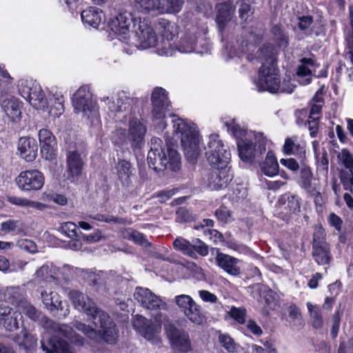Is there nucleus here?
I'll return each instance as SVG.
<instances>
[{
  "label": "nucleus",
  "instance_id": "obj_1",
  "mask_svg": "<svg viewBox=\"0 0 353 353\" xmlns=\"http://www.w3.org/2000/svg\"><path fill=\"white\" fill-rule=\"evenodd\" d=\"M69 297L75 307L89 316L94 326L100 329L97 330L90 325L77 321L73 323L72 327L57 323L54 325V332L68 339L71 343L78 346H83L85 339L77 334L73 327L94 341H103L108 344L117 343L119 330L116 323L106 312L99 308L88 296L79 291H70Z\"/></svg>",
  "mask_w": 353,
  "mask_h": 353
},
{
  "label": "nucleus",
  "instance_id": "obj_2",
  "mask_svg": "<svg viewBox=\"0 0 353 353\" xmlns=\"http://www.w3.org/2000/svg\"><path fill=\"white\" fill-rule=\"evenodd\" d=\"M148 163L156 172H176L181 168V157L174 144L167 142L163 145L161 139L153 137L148 154Z\"/></svg>",
  "mask_w": 353,
  "mask_h": 353
},
{
  "label": "nucleus",
  "instance_id": "obj_3",
  "mask_svg": "<svg viewBox=\"0 0 353 353\" xmlns=\"http://www.w3.org/2000/svg\"><path fill=\"white\" fill-rule=\"evenodd\" d=\"M173 128L176 133L181 134V142L185 157L190 162L194 163L199 154L198 132L188 126L182 119L175 121Z\"/></svg>",
  "mask_w": 353,
  "mask_h": 353
},
{
  "label": "nucleus",
  "instance_id": "obj_4",
  "mask_svg": "<svg viewBox=\"0 0 353 353\" xmlns=\"http://www.w3.org/2000/svg\"><path fill=\"white\" fill-rule=\"evenodd\" d=\"M73 105L76 113H82V116L91 125L99 123V114L88 87L81 86L76 92L73 96Z\"/></svg>",
  "mask_w": 353,
  "mask_h": 353
},
{
  "label": "nucleus",
  "instance_id": "obj_5",
  "mask_svg": "<svg viewBox=\"0 0 353 353\" xmlns=\"http://www.w3.org/2000/svg\"><path fill=\"white\" fill-rule=\"evenodd\" d=\"M204 150L208 161L214 168L227 167L230 160V153L219 139V135H210Z\"/></svg>",
  "mask_w": 353,
  "mask_h": 353
},
{
  "label": "nucleus",
  "instance_id": "obj_6",
  "mask_svg": "<svg viewBox=\"0 0 353 353\" xmlns=\"http://www.w3.org/2000/svg\"><path fill=\"white\" fill-rule=\"evenodd\" d=\"M156 321L147 319L141 315H136L133 320V326L139 333L147 341L152 343L159 345L161 339L159 336L161 330V324L159 314H152Z\"/></svg>",
  "mask_w": 353,
  "mask_h": 353
},
{
  "label": "nucleus",
  "instance_id": "obj_7",
  "mask_svg": "<svg viewBox=\"0 0 353 353\" xmlns=\"http://www.w3.org/2000/svg\"><path fill=\"white\" fill-rule=\"evenodd\" d=\"M83 147L70 145L67 150L65 177L71 183H77L83 174L84 161Z\"/></svg>",
  "mask_w": 353,
  "mask_h": 353
},
{
  "label": "nucleus",
  "instance_id": "obj_8",
  "mask_svg": "<svg viewBox=\"0 0 353 353\" xmlns=\"http://www.w3.org/2000/svg\"><path fill=\"white\" fill-rule=\"evenodd\" d=\"M256 145H253L252 141L247 139H241L238 141L237 146L239 157L242 161L246 162H252L254 159L260 157L265 150V139L261 134L255 135Z\"/></svg>",
  "mask_w": 353,
  "mask_h": 353
},
{
  "label": "nucleus",
  "instance_id": "obj_9",
  "mask_svg": "<svg viewBox=\"0 0 353 353\" xmlns=\"http://www.w3.org/2000/svg\"><path fill=\"white\" fill-rule=\"evenodd\" d=\"M163 325L167 337L175 349L183 352L192 350L190 336L185 331L178 328L176 324L168 319L164 320Z\"/></svg>",
  "mask_w": 353,
  "mask_h": 353
},
{
  "label": "nucleus",
  "instance_id": "obj_10",
  "mask_svg": "<svg viewBox=\"0 0 353 353\" xmlns=\"http://www.w3.org/2000/svg\"><path fill=\"white\" fill-rule=\"evenodd\" d=\"M134 28L136 37L135 46L140 49H146L156 46L157 35L151 26L144 19L134 21Z\"/></svg>",
  "mask_w": 353,
  "mask_h": 353
},
{
  "label": "nucleus",
  "instance_id": "obj_11",
  "mask_svg": "<svg viewBox=\"0 0 353 353\" xmlns=\"http://www.w3.org/2000/svg\"><path fill=\"white\" fill-rule=\"evenodd\" d=\"M101 101L107 108L109 116L114 117L117 113L130 110L137 99L130 97L126 92L122 91L117 94L115 99L112 100L109 97H104L101 98Z\"/></svg>",
  "mask_w": 353,
  "mask_h": 353
},
{
  "label": "nucleus",
  "instance_id": "obj_12",
  "mask_svg": "<svg viewBox=\"0 0 353 353\" xmlns=\"http://www.w3.org/2000/svg\"><path fill=\"white\" fill-rule=\"evenodd\" d=\"M263 40V31L253 26L243 27L241 34L236 42L243 52H254L257 45Z\"/></svg>",
  "mask_w": 353,
  "mask_h": 353
},
{
  "label": "nucleus",
  "instance_id": "obj_13",
  "mask_svg": "<svg viewBox=\"0 0 353 353\" xmlns=\"http://www.w3.org/2000/svg\"><path fill=\"white\" fill-rule=\"evenodd\" d=\"M134 297L143 307L150 310L151 314H159V310L165 308L166 305L159 296L148 288H137Z\"/></svg>",
  "mask_w": 353,
  "mask_h": 353
},
{
  "label": "nucleus",
  "instance_id": "obj_14",
  "mask_svg": "<svg viewBox=\"0 0 353 353\" xmlns=\"http://www.w3.org/2000/svg\"><path fill=\"white\" fill-rule=\"evenodd\" d=\"M19 188L25 192L37 191L44 184V176L37 170L21 172L15 179Z\"/></svg>",
  "mask_w": 353,
  "mask_h": 353
},
{
  "label": "nucleus",
  "instance_id": "obj_15",
  "mask_svg": "<svg viewBox=\"0 0 353 353\" xmlns=\"http://www.w3.org/2000/svg\"><path fill=\"white\" fill-rule=\"evenodd\" d=\"M275 68L268 67L267 69H259L257 87L259 91H268L272 93L278 92L281 80L275 73Z\"/></svg>",
  "mask_w": 353,
  "mask_h": 353
},
{
  "label": "nucleus",
  "instance_id": "obj_16",
  "mask_svg": "<svg viewBox=\"0 0 353 353\" xmlns=\"http://www.w3.org/2000/svg\"><path fill=\"white\" fill-rule=\"evenodd\" d=\"M151 100L153 117L156 119L163 118L170 105V101L168 99L165 90L162 88H155L152 93Z\"/></svg>",
  "mask_w": 353,
  "mask_h": 353
},
{
  "label": "nucleus",
  "instance_id": "obj_17",
  "mask_svg": "<svg viewBox=\"0 0 353 353\" xmlns=\"http://www.w3.org/2000/svg\"><path fill=\"white\" fill-rule=\"evenodd\" d=\"M19 91L21 97L37 109L44 108L47 104L45 94L40 86L30 87L27 83L24 84L22 82Z\"/></svg>",
  "mask_w": 353,
  "mask_h": 353
},
{
  "label": "nucleus",
  "instance_id": "obj_18",
  "mask_svg": "<svg viewBox=\"0 0 353 353\" xmlns=\"http://www.w3.org/2000/svg\"><path fill=\"white\" fill-rule=\"evenodd\" d=\"M247 59L250 61L256 60L261 63L262 65L259 69H267L268 67L274 68L276 61L274 47L270 43H264L262 48L256 50V53L249 52L247 54Z\"/></svg>",
  "mask_w": 353,
  "mask_h": 353
},
{
  "label": "nucleus",
  "instance_id": "obj_19",
  "mask_svg": "<svg viewBox=\"0 0 353 353\" xmlns=\"http://www.w3.org/2000/svg\"><path fill=\"white\" fill-rule=\"evenodd\" d=\"M146 127L137 118H132L129 122L128 139L134 149H139L144 144Z\"/></svg>",
  "mask_w": 353,
  "mask_h": 353
},
{
  "label": "nucleus",
  "instance_id": "obj_20",
  "mask_svg": "<svg viewBox=\"0 0 353 353\" xmlns=\"http://www.w3.org/2000/svg\"><path fill=\"white\" fill-rule=\"evenodd\" d=\"M130 12L124 11L119 13L108 23L109 28L116 34L123 35L124 39H127L126 35L130 31V26L132 22H134Z\"/></svg>",
  "mask_w": 353,
  "mask_h": 353
},
{
  "label": "nucleus",
  "instance_id": "obj_21",
  "mask_svg": "<svg viewBox=\"0 0 353 353\" xmlns=\"http://www.w3.org/2000/svg\"><path fill=\"white\" fill-rule=\"evenodd\" d=\"M39 138L41 144V154L47 161L56 159L57 154L54 150L55 137L47 129H41L39 132Z\"/></svg>",
  "mask_w": 353,
  "mask_h": 353
},
{
  "label": "nucleus",
  "instance_id": "obj_22",
  "mask_svg": "<svg viewBox=\"0 0 353 353\" xmlns=\"http://www.w3.org/2000/svg\"><path fill=\"white\" fill-rule=\"evenodd\" d=\"M12 341L18 345L19 350L26 353H33L37 350V337L25 327H22L19 334L13 336Z\"/></svg>",
  "mask_w": 353,
  "mask_h": 353
},
{
  "label": "nucleus",
  "instance_id": "obj_23",
  "mask_svg": "<svg viewBox=\"0 0 353 353\" xmlns=\"http://www.w3.org/2000/svg\"><path fill=\"white\" fill-rule=\"evenodd\" d=\"M40 343L46 353H75L67 341L57 336H52L47 341L43 339Z\"/></svg>",
  "mask_w": 353,
  "mask_h": 353
},
{
  "label": "nucleus",
  "instance_id": "obj_24",
  "mask_svg": "<svg viewBox=\"0 0 353 353\" xmlns=\"http://www.w3.org/2000/svg\"><path fill=\"white\" fill-rule=\"evenodd\" d=\"M228 166L225 168H214L208 177V185L212 190H219L228 186L232 180Z\"/></svg>",
  "mask_w": 353,
  "mask_h": 353
},
{
  "label": "nucleus",
  "instance_id": "obj_25",
  "mask_svg": "<svg viewBox=\"0 0 353 353\" xmlns=\"http://www.w3.org/2000/svg\"><path fill=\"white\" fill-rule=\"evenodd\" d=\"M18 150L26 161H33L37 155L38 145L37 141L29 137H21L18 141Z\"/></svg>",
  "mask_w": 353,
  "mask_h": 353
},
{
  "label": "nucleus",
  "instance_id": "obj_26",
  "mask_svg": "<svg viewBox=\"0 0 353 353\" xmlns=\"http://www.w3.org/2000/svg\"><path fill=\"white\" fill-rule=\"evenodd\" d=\"M22 312L32 321L39 323L42 327L53 331L54 325L57 323L49 319L42 312L37 310L33 305L25 303L22 306Z\"/></svg>",
  "mask_w": 353,
  "mask_h": 353
},
{
  "label": "nucleus",
  "instance_id": "obj_27",
  "mask_svg": "<svg viewBox=\"0 0 353 353\" xmlns=\"http://www.w3.org/2000/svg\"><path fill=\"white\" fill-rule=\"evenodd\" d=\"M216 11V21L221 30L225 24L229 22L233 16L234 6L231 1L217 3L215 7Z\"/></svg>",
  "mask_w": 353,
  "mask_h": 353
},
{
  "label": "nucleus",
  "instance_id": "obj_28",
  "mask_svg": "<svg viewBox=\"0 0 353 353\" xmlns=\"http://www.w3.org/2000/svg\"><path fill=\"white\" fill-rule=\"evenodd\" d=\"M41 298L46 308L52 314L57 315L59 311L63 310L62 301L56 292L42 291Z\"/></svg>",
  "mask_w": 353,
  "mask_h": 353
},
{
  "label": "nucleus",
  "instance_id": "obj_29",
  "mask_svg": "<svg viewBox=\"0 0 353 353\" xmlns=\"http://www.w3.org/2000/svg\"><path fill=\"white\" fill-rule=\"evenodd\" d=\"M116 168L118 179L122 185L126 188L131 187L132 185V177L134 175L132 164L129 161L122 159L118 161Z\"/></svg>",
  "mask_w": 353,
  "mask_h": 353
},
{
  "label": "nucleus",
  "instance_id": "obj_30",
  "mask_svg": "<svg viewBox=\"0 0 353 353\" xmlns=\"http://www.w3.org/2000/svg\"><path fill=\"white\" fill-rule=\"evenodd\" d=\"M216 261L218 265L228 274L233 276L240 274V268L237 266L239 261L237 259L225 254L218 253L216 256Z\"/></svg>",
  "mask_w": 353,
  "mask_h": 353
},
{
  "label": "nucleus",
  "instance_id": "obj_31",
  "mask_svg": "<svg viewBox=\"0 0 353 353\" xmlns=\"http://www.w3.org/2000/svg\"><path fill=\"white\" fill-rule=\"evenodd\" d=\"M1 107L10 121L17 123L21 119V111L19 101L14 98L6 99L1 102Z\"/></svg>",
  "mask_w": 353,
  "mask_h": 353
},
{
  "label": "nucleus",
  "instance_id": "obj_32",
  "mask_svg": "<svg viewBox=\"0 0 353 353\" xmlns=\"http://www.w3.org/2000/svg\"><path fill=\"white\" fill-rule=\"evenodd\" d=\"M312 254L313 259L319 265H329L332 260L330 248L328 243H323L322 245L312 246Z\"/></svg>",
  "mask_w": 353,
  "mask_h": 353
},
{
  "label": "nucleus",
  "instance_id": "obj_33",
  "mask_svg": "<svg viewBox=\"0 0 353 353\" xmlns=\"http://www.w3.org/2000/svg\"><path fill=\"white\" fill-rule=\"evenodd\" d=\"M81 15L83 22L94 28H97L102 21V12L96 8L84 10Z\"/></svg>",
  "mask_w": 353,
  "mask_h": 353
},
{
  "label": "nucleus",
  "instance_id": "obj_34",
  "mask_svg": "<svg viewBox=\"0 0 353 353\" xmlns=\"http://www.w3.org/2000/svg\"><path fill=\"white\" fill-rule=\"evenodd\" d=\"M11 309L8 307L6 314L3 316L1 325L8 332H14L19 328V321L22 319L21 313L12 312Z\"/></svg>",
  "mask_w": 353,
  "mask_h": 353
},
{
  "label": "nucleus",
  "instance_id": "obj_35",
  "mask_svg": "<svg viewBox=\"0 0 353 353\" xmlns=\"http://www.w3.org/2000/svg\"><path fill=\"white\" fill-rule=\"evenodd\" d=\"M262 172L268 176L276 175L279 172V164L272 151H268L264 162L261 164Z\"/></svg>",
  "mask_w": 353,
  "mask_h": 353
},
{
  "label": "nucleus",
  "instance_id": "obj_36",
  "mask_svg": "<svg viewBox=\"0 0 353 353\" xmlns=\"http://www.w3.org/2000/svg\"><path fill=\"white\" fill-rule=\"evenodd\" d=\"M184 315L192 323L196 325H201L205 321V316L201 310V307L196 303L192 304L183 312Z\"/></svg>",
  "mask_w": 353,
  "mask_h": 353
},
{
  "label": "nucleus",
  "instance_id": "obj_37",
  "mask_svg": "<svg viewBox=\"0 0 353 353\" xmlns=\"http://www.w3.org/2000/svg\"><path fill=\"white\" fill-rule=\"evenodd\" d=\"M136 2L144 12H164L163 0H136Z\"/></svg>",
  "mask_w": 353,
  "mask_h": 353
},
{
  "label": "nucleus",
  "instance_id": "obj_38",
  "mask_svg": "<svg viewBox=\"0 0 353 353\" xmlns=\"http://www.w3.org/2000/svg\"><path fill=\"white\" fill-rule=\"evenodd\" d=\"M63 97L60 94L56 93L49 100V113L53 117H59L64 112Z\"/></svg>",
  "mask_w": 353,
  "mask_h": 353
},
{
  "label": "nucleus",
  "instance_id": "obj_39",
  "mask_svg": "<svg viewBox=\"0 0 353 353\" xmlns=\"http://www.w3.org/2000/svg\"><path fill=\"white\" fill-rule=\"evenodd\" d=\"M278 203L279 205H287L290 212H296L299 211L300 205L298 196L291 194L290 193H285L283 194L279 199Z\"/></svg>",
  "mask_w": 353,
  "mask_h": 353
},
{
  "label": "nucleus",
  "instance_id": "obj_40",
  "mask_svg": "<svg viewBox=\"0 0 353 353\" xmlns=\"http://www.w3.org/2000/svg\"><path fill=\"white\" fill-rule=\"evenodd\" d=\"M8 201L13 205L19 206H27L29 208H32L40 210H42L46 207V205L41 203L32 201L27 199H23L15 196H8Z\"/></svg>",
  "mask_w": 353,
  "mask_h": 353
},
{
  "label": "nucleus",
  "instance_id": "obj_41",
  "mask_svg": "<svg viewBox=\"0 0 353 353\" xmlns=\"http://www.w3.org/2000/svg\"><path fill=\"white\" fill-rule=\"evenodd\" d=\"M57 269L55 268H50L48 265H42L35 273L37 278L47 282H51L56 278Z\"/></svg>",
  "mask_w": 353,
  "mask_h": 353
},
{
  "label": "nucleus",
  "instance_id": "obj_42",
  "mask_svg": "<svg viewBox=\"0 0 353 353\" xmlns=\"http://www.w3.org/2000/svg\"><path fill=\"white\" fill-rule=\"evenodd\" d=\"M307 306L310 312L313 327L315 329L321 328L323 321L321 313L319 307L316 305H313L310 303H307Z\"/></svg>",
  "mask_w": 353,
  "mask_h": 353
},
{
  "label": "nucleus",
  "instance_id": "obj_43",
  "mask_svg": "<svg viewBox=\"0 0 353 353\" xmlns=\"http://www.w3.org/2000/svg\"><path fill=\"white\" fill-rule=\"evenodd\" d=\"M313 174L310 168L307 165H303L301 168L300 178L301 186L307 192L312 190V179Z\"/></svg>",
  "mask_w": 353,
  "mask_h": 353
},
{
  "label": "nucleus",
  "instance_id": "obj_44",
  "mask_svg": "<svg viewBox=\"0 0 353 353\" xmlns=\"http://www.w3.org/2000/svg\"><path fill=\"white\" fill-rule=\"evenodd\" d=\"M339 177L343 188L345 190L352 192L353 188V171H347L341 170L339 173Z\"/></svg>",
  "mask_w": 353,
  "mask_h": 353
},
{
  "label": "nucleus",
  "instance_id": "obj_45",
  "mask_svg": "<svg viewBox=\"0 0 353 353\" xmlns=\"http://www.w3.org/2000/svg\"><path fill=\"white\" fill-rule=\"evenodd\" d=\"M126 238L132 240L136 243L143 246V247H148L150 245V243L145 238L144 235L142 233H140L136 230H128L125 232Z\"/></svg>",
  "mask_w": 353,
  "mask_h": 353
},
{
  "label": "nucleus",
  "instance_id": "obj_46",
  "mask_svg": "<svg viewBox=\"0 0 353 353\" xmlns=\"http://www.w3.org/2000/svg\"><path fill=\"white\" fill-rule=\"evenodd\" d=\"M173 245L176 249L181 250L187 255L190 256L194 255V252L192 249V242H189L183 239H176L173 242Z\"/></svg>",
  "mask_w": 353,
  "mask_h": 353
},
{
  "label": "nucleus",
  "instance_id": "obj_47",
  "mask_svg": "<svg viewBox=\"0 0 353 353\" xmlns=\"http://www.w3.org/2000/svg\"><path fill=\"white\" fill-rule=\"evenodd\" d=\"M175 303L183 313L188 310L192 304L196 303L191 296L186 294L176 296L175 297Z\"/></svg>",
  "mask_w": 353,
  "mask_h": 353
},
{
  "label": "nucleus",
  "instance_id": "obj_48",
  "mask_svg": "<svg viewBox=\"0 0 353 353\" xmlns=\"http://www.w3.org/2000/svg\"><path fill=\"white\" fill-rule=\"evenodd\" d=\"M254 10L252 8L248 1L242 0L239 2V14L241 20L247 21L252 15Z\"/></svg>",
  "mask_w": 353,
  "mask_h": 353
},
{
  "label": "nucleus",
  "instance_id": "obj_49",
  "mask_svg": "<svg viewBox=\"0 0 353 353\" xmlns=\"http://www.w3.org/2000/svg\"><path fill=\"white\" fill-rule=\"evenodd\" d=\"M196 41V37L194 35L185 37L181 41L179 50L185 53L194 51L195 49Z\"/></svg>",
  "mask_w": 353,
  "mask_h": 353
},
{
  "label": "nucleus",
  "instance_id": "obj_50",
  "mask_svg": "<svg viewBox=\"0 0 353 353\" xmlns=\"http://www.w3.org/2000/svg\"><path fill=\"white\" fill-rule=\"evenodd\" d=\"M77 225L74 223L68 221L63 223L61 225L60 230L67 236L72 239H74L75 238L79 237L77 232Z\"/></svg>",
  "mask_w": 353,
  "mask_h": 353
},
{
  "label": "nucleus",
  "instance_id": "obj_51",
  "mask_svg": "<svg viewBox=\"0 0 353 353\" xmlns=\"http://www.w3.org/2000/svg\"><path fill=\"white\" fill-rule=\"evenodd\" d=\"M111 140L116 145H123L128 141L125 129L118 128L112 132Z\"/></svg>",
  "mask_w": 353,
  "mask_h": 353
},
{
  "label": "nucleus",
  "instance_id": "obj_52",
  "mask_svg": "<svg viewBox=\"0 0 353 353\" xmlns=\"http://www.w3.org/2000/svg\"><path fill=\"white\" fill-rule=\"evenodd\" d=\"M338 157L348 171H353V157L347 149H343Z\"/></svg>",
  "mask_w": 353,
  "mask_h": 353
},
{
  "label": "nucleus",
  "instance_id": "obj_53",
  "mask_svg": "<svg viewBox=\"0 0 353 353\" xmlns=\"http://www.w3.org/2000/svg\"><path fill=\"white\" fill-rule=\"evenodd\" d=\"M219 342L223 347L230 352H234L237 347V345L234 343L233 339H232L228 334H220Z\"/></svg>",
  "mask_w": 353,
  "mask_h": 353
},
{
  "label": "nucleus",
  "instance_id": "obj_54",
  "mask_svg": "<svg viewBox=\"0 0 353 353\" xmlns=\"http://www.w3.org/2000/svg\"><path fill=\"white\" fill-rule=\"evenodd\" d=\"M159 26H161L163 30L161 32V37L163 39H166L168 40H174L175 35L172 33L173 26L166 20H163L159 22Z\"/></svg>",
  "mask_w": 353,
  "mask_h": 353
},
{
  "label": "nucleus",
  "instance_id": "obj_55",
  "mask_svg": "<svg viewBox=\"0 0 353 353\" xmlns=\"http://www.w3.org/2000/svg\"><path fill=\"white\" fill-rule=\"evenodd\" d=\"M194 219L189 210L183 207L179 208L176 212V221L179 223L190 222Z\"/></svg>",
  "mask_w": 353,
  "mask_h": 353
},
{
  "label": "nucleus",
  "instance_id": "obj_56",
  "mask_svg": "<svg viewBox=\"0 0 353 353\" xmlns=\"http://www.w3.org/2000/svg\"><path fill=\"white\" fill-rule=\"evenodd\" d=\"M346 40V52L345 58L346 60H349L351 64L353 65V28L350 34H347L345 37Z\"/></svg>",
  "mask_w": 353,
  "mask_h": 353
},
{
  "label": "nucleus",
  "instance_id": "obj_57",
  "mask_svg": "<svg viewBox=\"0 0 353 353\" xmlns=\"http://www.w3.org/2000/svg\"><path fill=\"white\" fill-rule=\"evenodd\" d=\"M192 249L201 256H206L208 254V246L199 239H193L192 241Z\"/></svg>",
  "mask_w": 353,
  "mask_h": 353
},
{
  "label": "nucleus",
  "instance_id": "obj_58",
  "mask_svg": "<svg viewBox=\"0 0 353 353\" xmlns=\"http://www.w3.org/2000/svg\"><path fill=\"white\" fill-rule=\"evenodd\" d=\"M214 215L219 221L223 223H228L231 218L230 211L223 205L221 206L215 211Z\"/></svg>",
  "mask_w": 353,
  "mask_h": 353
},
{
  "label": "nucleus",
  "instance_id": "obj_59",
  "mask_svg": "<svg viewBox=\"0 0 353 353\" xmlns=\"http://www.w3.org/2000/svg\"><path fill=\"white\" fill-rule=\"evenodd\" d=\"M183 1L182 0H167L166 8L164 7V12L168 13L179 12L183 6Z\"/></svg>",
  "mask_w": 353,
  "mask_h": 353
},
{
  "label": "nucleus",
  "instance_id": "obj_60",
  "mask_svg": "<svg viewBox=\"0 0 353 353\" xmlns=\"http://www.w3.org/2000/svg\"><path fill=\"white\" fill-rule=\"evenodd\" d=\"M273 33L281 47L285 48L288 46V38L287 35L279 27L275 26L274 28Z\"/></svg>",
  "mask_w": 353,
  "mask_h": 353
},
{
  "label": "nucleus",
  "instance_id": "obj_61",
  "mask_svg": "<svg viewBox=\"0 0 353 353\" xmlns=\"http://www.w3.org/2000/svg\"><path fill=\"white\" fill-rule=\"evenodd\" d=\"M17 245L21 250L28 251L30 253H34L37 251L35 243L28 239H22L17 242Z\"/></svg>",
  "mask_w": 353,
  "mask_h": 353
},
{
  "label": "nucleus",
  "instance_id": "obj_62",
  "mask_svg": "<svg viewBox=\"0 0 353 353\" xmlns=\"http://www.w3.org/2000/svg\"><path fill=\"white\" fill-rule=\"evenodd\" d=\"M230 316L235 319L239 323H243L245 322V310H241L236 307H232L230 312Z\"/></svg>",
  "mask_w": 353,
  "mask_h": 353
},
{
  "label": "nucleus",
  "instance_id": "obj_63",
  "mask_svg": "<svg viewBox=\"0 0 353 353\" xmlns=\"http://www.w3.org/2000/svg\"><path fill=\"white\" fill-rule=\"evenodd\" d=\"M325 231L322 228L316 230L313 234L312 246L322 245L323 243H327L324 241Z\"/></svg>",
  "mask_w": 353,
  "mask_h": 353
},
{
  "label": "nucleus",
  "instance_id": "obj_64",
  "mask_svg": "<svg viewBox=\"0 0 353 353\" xmlns=\"http://www.w3.org/2000/svg\"><path fill=\"white\" fill-rule=\"evenodd\" d=\"M1 228L6 232H19L21 231V228L19 225V222L10 220L1 223Z\"/></svg>",
  "mask_w": 353,
  "mask_h": 353
}]
</instances>
